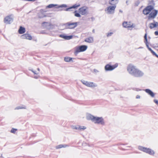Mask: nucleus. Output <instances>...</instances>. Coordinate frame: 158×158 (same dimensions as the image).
Wrapping results in <instances>:
<instances>
[{"label": "nucleus", "instance_id": "obj_4", "mask_svg": "<svg viewBox=\"0 0 158 158\" xmlns=\"http://www.w3.org/2000/svg\"><path fill=\"white\" fill-rule=\"evenodd\" d=\"M137 69L136 66L132 64H129L127 67V70L128 73L133 76Z\"/></svg>", "mask_w": 158, "mask_h": 158}, {"label": "nucleus", "instance_id": "obj_41", "mask_svg": "<svg viewBox=\"0 0 158 158\" xmlns=\"http://www.w3.org/2000/svg\"><path fill=\"white\" fill-rule=\"evenodd\" d=\"M25 1H30V2H34L36 0H24Z\"/></svg>", "mask_w": 158, "mask_h": 158}, {"label": "nucleus", "instance_id": "obj_13", "mask_svg": "<svg viewBox=\"0 0 158 158\" xmlns=\"http://www.w3.org/2000/svg\"><path fill=\"white\" fill-rule=\"evenodd\" d=\"M79 13L82 15H85L87 12V8L85 7H83L79 9Z\"/></svg>", "mask_w": 158, "mask_h": 158}, {"label": "nucleus", "instance_id": "obj_38", "mask_svg": "<svg viewBox=\"0 0 158 158\" xmlns=\"http://www.w3.org/2000/svg\"><path fill=\"white\" fill-rule=\"evenodd\" d=\"M30 70L32 72L35 74H38L39 73L38 72H37L35 71H34L32 69H30Z\"/></svg>", "mask_w": 158, "mask_h": 158}, {"label": "nucleus", "instance_id": "obj_36", "mask_svg": "<svg viewBox=\"0 0 158 158\" xmlns=\"http://www.w3.org/2000/svg\"><path fill=\"white\" fill-rule=\"evenodd\" d=\"M140 3V2L138 0L136 1L135 3V6H138Z\"/></svg>", "mask_w": 158, "mask_h": 158}, {"label": "nucleus", "instance_id": "obj_25", "mask_svg": "<svg viewBox=\"0 0 158 158\" xmlns=\"http://www.w3.org/2000/svg\"><path fill=\"white\" fill-rule=\"evenodd\" d=\"M68 146H69L68 145H66V144H64V145L60 144V145H59L57 146H56V149H58L60 148H65V147H68Z\"/></svg>", "mask_w": 158, "mask_h": 158}, {"label": "nucleus", "instance_id": "obj_18", "mask_svg": "<svg viewBox=\"0 0 158 158\" xmlns=\"http://www.w3.org/2000/svg\"><path fill=\"white\" fill-rule=\"evenodd\" d=\"M59 36L66 40H69L73 38V36L72 35H60Z\"/></svg>", "mask_w": 158, "mask_h": 158}, {"label": "nucleus", "instance_id": "obj_39", "mask_svg": "<svg viewBox=\"0 0 158 158\" xmlns=\"http://www.w3.org/2000/svg\"><path fill=\"white\" fill-rule=\"evenodd\" d=\"M153 101L156 104L158 105V100L156 99H154Z\"/></svg>", "mask_w": 158, "mask_h": 158}, {"label": "nucleus", "instance_id": "obj_46", "mask_svg": "<svg viewBox=\"0 0 158 158\" xmlns=\"http://www.w3.org/2000/svg\"><path fill=\"white\" fill-rule=\"evenodd\" d=\"M119 11L121 13H122L123 12V11L121 10H119Z\"/></svg>", "mask_w": 158, "mask_h": 158}, {"label": "nucleus", "instance_id": "obj_1", "mask_svg": "<svg viewBox=\"0 0 158 158\" xmlns=\"http://www.w3.org/2000/svg\"><path fill=\"white\" fill-rule=\"evenodd\" d=\"M87 120H91L94 123L100 124L102 125L105 124L103 118L102 117H95L91 114H88L86 117Z\"/></svg>", "mask_w": 158, "mask_h": 158}, {"label": "nucleus", "instance_id": "obj_33", "mask_svg": "<svg viewBox=\"0 0 158 158\" xmlns=\"http://www.w3.org/2000/svg\"><path fill=\"white\" fill-rule=\"evenodd\" d=\"M151 52L153 55L157 57L158 58V55L153 50H152V51Z\"/></svg>", "mask_w": 158, "mask_h": 158}, {"label": "nucleus", "instance_id": "obj_45", "mask_svg": "<svg viewBox=\"0 0 158 158\" xmlns=\"http://www.w3.org/2000/svg\"><path fill=\"white\" fill-rule=\"evenodd\" d=\"M45 16H40L39 15V17L40 18H42Z\"/></svg>", "mask_w": 158, "mask_h": 158}, {"label": "nucleus", "instance_id": "obj_49", "mask_svg": "<svg viewBox=\"0 0 158 158\" xmlns=\"http://www.w3.org/2000/svg\"><path fill=\"white\" fill-rule=\"evenodd\" d=\"M37 70L39 72L40 71V69L39 68H38L37 69Z\"/></svg>", "mask_w": 158, "mask_h": 158}, {"label": "nucleus", "instance_id": "obj_10", "mask_svg": "<svg viewBox=\"0 0 158 158\" xmlns=\"http://www.w3.org/2000/svg\"><path fill=\"white\" fill-rule=\"evenodd\" d=\"M153 7L152 6L150 5L147 6L143 10V13L145 15L149 14L152 10L153 9Z\"/></svg>", "mask_w": 158, "mask_h": 158}, {"label": "nucleus", "instance_id": "obj_19", "mask_svg": "<svg viewBox=\"0 0 158 158\" xmlns=\"http://www.w3.org/2000/svg\"><path fill=\"white\" fill-rule=\"evenodd\" d=\"M45 23L47 24V25L48 26V27H47L49 29H52L54 27V25L50 23L44 22H43L42 24H44Z\"/></svg>", "mask_w": 158, "mask_h": 158}, {"label": "nucleus", "instance_id": "obj_22", "mask_svg": "<svg viewBox=\"0 0 158 158\" xmlns=\"http://www.w3.org/2000/svg\"><path fill=\"white\" fill-rule=\"evenodd\" d=\"M144 40H145V42L146 44V45L147 46V47L148 48V50L151 52L152 51V49L150 48L149 47L148 44V40L147 39V34H145L144 36Z\"/></svg>", "mask_w": 158, "mask_h": 158}, {"label": "nucleus", "instance_id": "obj_50", "mask_svg": "<svg viewBox=\"0 0 158 158\" xmlns=\"http://www.w3.org/2000/svg\"><path fill=\"white\" fill-rule=\"evenodd\" d=\"M142 48V47H139L138 48H139H139Z\"/></svg>", "mask_w": 158, "mask_h": 158}, {"label": "nucleus", "instance_id": "obj_37", "mask_svg": "<svg viewBox=\"0 0 158 158\" xmlns=\"http://www.w3.org/2000/svg\"><path fill=\"white\" fill-rule=\"evenodd\" d=\"M113 34V32H110L108 33L107 34L106 36L107 37H108L110 36H111Z\"/></svg>", "mask_w": 158, "mask_h": 158}, {"label": "nucleus", "instance_id": "obj_43", "mask_svg": "<svg viewBox=\"0 0 158 158\" xmlns=\"http://www.w3.org/2000/svg\"><path fill=\"white\" fill-rule=\"evenodd\" d=\"M140 98V96L139 95H137L136 96V98L139 99Z\"/></svg>", "mask_w": 158, "mask_h": 158}, {"label": "nucleus", "instance_id": "obj_52", "mask_svg": "<svg viewBox=\"0 0 158 158\" xmlns=\"http://www.w3.org/2000/svg\"><path fill=\"white\" fill-rule=\"evenodd\" d=\"M35 77V78H37V77Z\"/></svg>", "mask_w": 158, "mask_h": 158}, {"label": "nucleus", "instance_id": "obj_48", "mask_svg": "<svg viewBox=\"0 0 158 158\" xmlns=\"http://www.w3.org/2000/svg\"><path fill=\"white\" fill-rule=\"evenodd\" d=\"M91 19L92 20V21H93L94 20V18L93 17L91 18Z\"/></svg>", "mask_w": 158, "mask_h": 158}, {"label": "nucleus", "instance_id": "obj_8", "mask_svg": "<svg viewBox=\"0 0 158 158\" xmlns=\"http://www.w3.org/2000/svg\"><path fill=\"white\" fill-rule=\"evenodd\" d=\"M116 6H108L106 9L105 10V11L108 14H113L114 12V10L116 8Z\"/></svg>", "mask_w": 158, "mask_h": 158}, {"label": "nucleus", "instance_id": "obj_6", "mask_svg": "<svg viewBox=\"0 0 158 158\" xmlns=\"http://www.w3.org/2000/svg\"><path fill=\"white\" fill-rule=\"evenodd\" d=\"M81 81L83 84L88 87L94 88L97 86L96 84L93 82H88L83 80H81Z\"/></svg>", "mask_w": 158, "mask_h": 158}, {"label": "nucleus", "instance_id": "obj_28", "mask_svg": "<svg viewBox=\"0 0 158 158\" xmlns=\"http://www.w3.org/2000/svg\"><path fill=\"white\" fill-rule=\"evenodd\" d=\"M73 13L74 14V16L76 17H79L81 16L80 13H78L77 10L75 11Z\"/></svg>", "mask_w": 158, "mask_h": 158}, {"label": "nucleus", "instance_id": "obj_16", "mask_svg": "<svg viewBox=\"0 0 158 158\" xmlns=\"http://www.w3.org/2000/svg\"><path fill=\"white\" fill-rule=\"evenodd\" d=\"M21 37L23 39H26L29 40H31L32 39L31 36L28 34H25L21 35Z\"/></svg>", "mask_w": 158, "mask_h": 158}, {"label": "nucleus", "instance_id": "obj_53", "mask_svg": "<svg viewBox=\"0 0 158 158\" xmlns=\"http://www.w3.org/2000/svg\"><path fill=\"white\" fill-rule=\"evenodd\" d=\"M157 25H158V24H157Z\"/></svg>", "mask_w": 158, "mask_h": 158}, {"label": "nucleus", "instance_id": "obj_3", "mask_svg": "<svg viewBox=\"0 0 158 158\" xmlns=\"http://www.w3.org/2000/svg\"><path fill=\"white\" fill-rule=\"evenodd\" d=\"M138 149L139 150L146 152L150 155L154 156L155 153V152L151 149L145 148L142 146H139Z\"/></svg>", "mask_w": 158, "mask_h": 158}, {"label": "nucleus", "instance_id": "obj_15", "mask_svg": "<svg viewBox=\"0 0 158 158\" xmlns=\"http://www.w3.org/2000/svg\"><path fill=\"white\" fill-rule=\"evenodd\" d=\"M144 91L152 98H154L155 97V94L150 89H146L144 90Z\"/></svg>", "mask_w": 158, "mask_h": 158}, {"label": "nucleus", "instance_id": "obj_34", "mask_svg": "<svg viewBox=\"0 0 158 158\" xmlns=\"http://www.w3.org/2000/svg\"><path fill=\"white\" fill-rule=\"evenodd\" d=\"M17 129L13 128L10 131V132L12 133H15L17 131Z\"/></svg>", "mask_w": 158, "mask_h": 158}, {"label": "nucleus", "instance_id": "obj_44", "mask_svg": "<svg viewBox=\"0 0 158 158\" xmlns=\"http://www.w3.org/2000/svg\"><path fill=\"white\" fill-rule=\"evenodd\" d=\"M128 0H127V1H126V4H127V5H128Z\"/></svg>", "mask_w": 158, "mask_h": 158}, {"label": "nucleus", "instance_id": "obj_32", "mask_svg": "<svg viewBox=\"0 0 158 158\" xmlns=\"http://www.w3.org/2000/svg\"><path fill=\"white\" fill-rule=\"evenodd\" d=\"M151 52L153 55L157 57L158 58V55L153 50H152V51Z\"/></svg>", "mask_w": 158, "mask_h": 158}, {"label": "nucleus", "instance_id": "obj_21", "mask_svg": "<svg viewBox=\"0 0 158 158\" xmlns=\"http://www.w3.org/2000/svg\"><path fill=\"white\" fill-rule=\"evenodd\" d=\"M118 0H110L109 3L112 6H116V4L118 3Z\"/></svg>", "mask_w": 158, "mask_h": 158}, {"label": "nucleus", "instance_id": "obj_29", "mask_svg": "<svg viewBox=\"0 0 158 158\" xmlns=\"http://www.w3.org/2000/svg\"><path fill=\"white\" fill-rule=\"evenodd\" d=\"M57 6L58 5L57 4H50L47 6V8H52Z\"/></svg>", "mask_w": 158, "mask_h": 158}, {"label": "nucleus", "instance_id": "obj_12", "mask_svg": "<svg viewBox=\"0 0 158 158\" xmlns=\"http://www.w3.org/2000/svg\"><path fill=\"white\" fill-rule=\"evenodd\" d=\"M4 22L6 24H10L13 21V19L12 15L7 16L4 19Z\"/></svg>", "mask_w": 158, "mask_h": 158}, {"label": "nucleus", "instance_id": "obj_24", "mask_svg": "<svg viewBox=\"0 0 158 158\" xmlns=\"http://www.w3.org/2000/svg\"><path fill=\"white\" fill-rule=\"evenodd\" d=\"M157 24L158 23L156 22H155L154 23H151L149 25V27L151 29L157 27Z\"/></svg>", "mask_w": 158, "mask_h": 158}, {"label": "nucleus", "instance_id": "obj_47", "mask_svg": "<svg viewBox=\"0 0 158 158\" xmlns=\"http://www.w3.org/2000/svg\"><path fill=\"white\" fill-rule=\"evenodd\" d=\"M92 32L93 33H94L95 32V30L94 29H93L92 31Z\"/></svg>", "mask_w": 158, "mask_h": 158}, {"label": "nucleus", "instance_id": "obj_26", "mask_svg": "<svg viewBox=\"0 0 158 158\" xmlns=\"http://www.w3.org/2000/svg\"><path fill=\"white\" fill-rule=\"evenodd\" d=\"M26 106L24 105H21L16 107L15 110H19L22 109H26Z\"/></svg>", "mask_w": 158, "mask_h": 158}, {"label": "nucleus", "instance_id": "obj_23", "mask_svg": "<svg viewBox=\"0 0 158 158\" xmlns=\"http://www.w3.org/2000/svg\"><path fill=\"white\" fill-rule=\"evenodd\" d=\"M26 30L24 27L20 26L18 30V32L20 34H23L24 33Z\"/></svg>", "mask_w": 158, "mask_h": 158}, {"label": "nucleus", "instance_id": "obj_40", "mask_svg": "<svg viewBox=\"0 0 158 158\" xmlns=\"http://www.w3.org/2000/svg\"><path fill=\"white\" fill-rule=\"evenodd\" d=\"M94 71L95 73H96L99 72V71L98 70L95 69H94Z\"/></svg>", "mask_w": 158, "mask_h": 158}, {"label": "nucleus", "instance_id": "obj_11", "mask_svg": "<svg viewBox=\"0 0 158 158\" xmlns=\"http://www.w3.org/2000/svg\"><path fill=\"white\" fill-rule=\"evenodd\" d=\"M157 11L155 10L149 14V15L148 17V19L150 20L151 19H153L155 18L157 14Z\"/></svg>", "mask_w": 158, "mask_h": 158}, {"label": "nucleus", "instance_id": "obj_9", "mask_svg": "<svg viewBox=\"0 0 158 158\" xmlns=\"http://www.w3.org/2000/svg\"><path fill=\"white\" fill-rule=\"evenodd\" d=\"M144 74L143 71L137 68L133 76L136 77H141L144 76Z\"/></svg>", "mask_w": 158, "mask_h": 158}, {"label": "nucleus", "instance_id": "obj_51", "mask_svg": "<svg viewBox=\"0 0 158 158\" xmlns=\"http://www.w3.org/2000/svg\"><path fill=\"white\" fill-rule=\"evenodd\" d=\"M152 2H154V0H152Z\"/></svg>", "mask_w": 158, "mask_h": 158}, {"label": "nucleus", "instance_id": "obj_42", "mask_svg": "<svg viewBox=\"0 0 158 158\" xmlns=\"http://www.w3.org/2000/svg\"><path fill=\"white\" fill-rule=\"evenodd\" d=\"M155 34L156 35H158V31H156L155 32Z\"/></svg>", "mask_w": 158, "mask_h": 158}, {"label": "nucleus", "instance_id": "obj_27", "mask_svg": "<svg viewBox=\"0 0 158 158\" xmlns=\"http://www.w3.org/2000/svg\"><path fill=\"white\" fill-rule=\"evenodd\" d=\"M72 60V58H71V57H68V56H66L64 58V60L66 62H69L71 60Z\"/></svg>", "mask_w": 158, "mask_h": 158}, {"label": "nucleus", "instance_id": "obj_5", "mask_svg": "<svg viewBox=\"0 0 158 158\" xmlns=\"http://www.w3.org/2000/svg\"><path fill=\"white\" fill-rule=\"evenodd\" d=\"M118 66V64L117 63L113 65L109 64H107L105 66V70L106 71H111L116 68Z\"/></svg>", "mask_w": 158, "mask_h": 158}, {"label": "nucleus", "instance_id": "obj_14", "mask_svg": "<svg viewBox=\"0 0 158 158\" xmlns=\"http://www.w3.org/2000/svg\"><path fill=\"white\" fill-rule=\"evenodd\" d=\"M72 128L73 129L78 130H84L86 129V127L85 126H81L79 125L72 126Z\"/></svg>", "mask_w": 158, "mask_h": 158}, {"label": "nucleus", "instance_id": "obj_31", "mask_svg": "<svg viewBox=\"0 0 158 158\" xmlns=\"http://www.w3.org/2000/svg\"><path fill=\"white\" fill-rule=\"evenodd\" d=\"M80 6V4H78V5H77V4H74V5H73L72 6L73 8L76 9L78 7H79Z\"/></svg>", "mask_w": 158, "mask_h": 158}, {"label": "nucleus", "instance_id": "obj_2", "mask_svg": "<svg viewBox=\"0 0 158 158\" xmlns=\"http://www.w3.org/2000/svg\"><path fill=\"white\" fill-rule=\"evenodd\" d=\"M87 48V46L85 45L77 46L75 48L74 54L77 56L79 52L85 51Z\"/></svg>", "mask_w": 158, "mask_h": 158}, {"label": "nucleus", "instance_id": "obj_17", "mask_svg": "<svg viewBox=\"0 0 158 158\" xmlns=\"http://www.w3.org/2000/svg\"><path fill=\"white\" fill-rule=\"evenodd\" d=\"M123 27L125 28H131L133 27L132 25H131L130 22H124L123 23Z\"/></svg>", "mask_w": 158, "mask_h": 158}, {"label": "nucleus", "instance_id": "obj_7", "mask_svg": "<svg viewBox=\"0 0 158 158\" xmlns=\"http://www.w3.org/2000/svg\"><path fill=\"white\" fill-rule=\"evenodd\" d=\"M77 25V22L71 23L69 22L64 24V25L66 29L74 28L76 27Z\"/></svg>", "mask_w": 158, "mask_h": 158}, {"label": "nucleus", "instance_id": "obj_30", "mask_svg": "<svg viewBox=\"0 0 158 158\" xmlns=\"http://www.w3.org/2000/svg\"><path fill=\"white\" fill-rule=\"evenodd\" d=\"M67 7V6L66 4H62L61 5L59 6L57 8H63V7Z\"/></svg>", "mask_w": 158, "mask_h": 158}, {"label": "nucleus", "instance_id": "obj_20", "mask_svg": "<svg viewBox=\"0 0 158 158\" xmlns=\"http://www.w3.org/2000/svg\"><path fill=\"white\" fill-rule=\"evenodd\" d=\"M85 41L88 43H92L94 42L93 38L92 37H89L85 40Z\"/></svg>", "mask_w": 158, "mask_h": 158}, {"label": "nucleus", "instance_id": "obj_35", "mask_svg": "<svg viewBox=\"0 0 158 158\" xmlns=\"http://www.w3.org/2000/svg\"><path fill=\"white\" fill-rule=\"evenodd\" d=\"M73 9L72 6H71L69 8H66L65 10L66 11H71V9Z\"/></svg>", "mask_w": 158, "mask_h": 158}]
</instances>
